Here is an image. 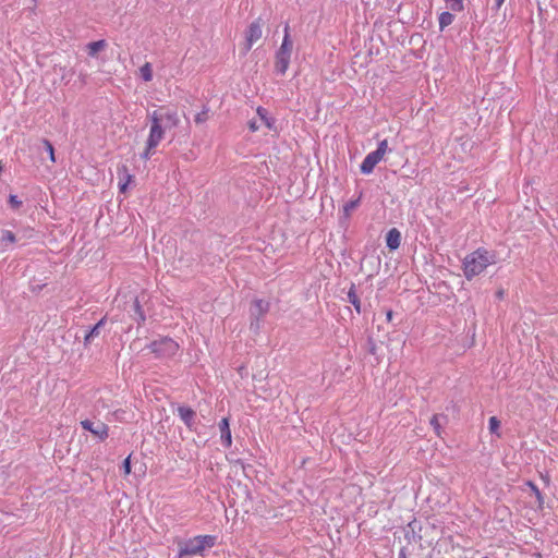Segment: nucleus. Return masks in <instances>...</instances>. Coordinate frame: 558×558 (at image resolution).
<instances>
[{
	"label": "nucleus",
	"mask_w": 558,
	"mask_h": 558,
	"mask_svg": "<svg viewBox=\"0 0 558 558\" xmlns=\"http://www.w3.org/2000/svg\"><path fill=\"white\" fill-rule=\"evenodd\" d=\"M348 296L350 299V302L354 305V307L357 311V313H360V311H361V302H360L359 298L356 296V294H355L353 289H351L349 291Z\"/></svg>",
	"instance_id": "nucleus-22"
},
{
	"label": "nucleus",
	"mask_w": 558,
	"mask_h": 558,
	"mask_svg": "<svg viewBox=\"0 0 558 558\" xmlns=\"http://www.w3.org/2000/svg\"><path fill=\"white\" fill-rule=\"evenodd\" d=\"M140 75L145 82H150L153 80V68L149 62H145L140 68Z\"/></svg>",
	"instance_id": "nucleus-15"
},
{
	"label": "nucleus",
	"mask_w": 558,
	"mask_h": 558,
	"mask_svg": "<svg viewBox=\"0 0 558 558\" xmlns=\"http://www.w3.org/2000/svg\"><path fill=\"white\" fill-rule=\"evenodd\" d=\"M149 349L157 357H172L179 351V344L173 339L165 337L153 341Z\"/></svg>",
	"instance_id": "nucleus-6"
},
{
	"label": "nucleus",
	"mask_w": 558,
	"mask_h": 558,
	"mask_svg": "<svg viewBox=\"0 0 558 558\" xmlns=\"http://www.w3.org/2000/svg\"><path fill=\"white\" fill-rule=\"evenodd\" d=\"M386 244L391 251L399 248L401 244V233L397 228H392L387 232Z\"/></svg>",
	"instance_id": "nucleus-9"
},
{
	"label": "nucleus",
	"mask_w": 558,
	"mask_h": 558,
	"mask_svg": "<svg viewBox=\"0 0 558 558\" xmlns=\"http://www.w3.org/2000/svg\"><path fill=\"white\" fill-rule=\"evenodd\" d=\"M108 44L105 39L92 41L87 44L86 49L89 57H97L98 52L105 50Z\"/></svg>",
	"instance_id": "nucleus-11"
},
{
	"label": "nucleus",
	"mask_w": 558,
	"mask_h": 558,
	"mask_svg": "<svg viewBox=\"0 0 558 558\" xmlns=\"http://www.w3.org/2000/svg\"><path fill=\"white\" fill-rule=\"evenodd\" d=\"M123 472L125 475H129L131 473V458L130 457H128L123 461Z\"/></svg>",
	"instance_id": "nucleus-27"
},
{
	"label": "nucleus",
	"mask_w": 558,
	"mask_h": 558,
	"mask_svg": "<svg viewBox=\"0 0 558 558\" xmlns=\"http://www.w3.org/2000/svg\"><path fill=\"white\" fill-rule=\"evenodd\" d=\"M392 317H393V313H392V311H388V312L386 313V319H387V322H389V323H390V322L392 320Z\"/></svg>",
	"instance_id": "nucleus-32"
},
{
	"label": "nucleus",
	"mask_w": 558,
	"mask_h": 558,
	"mask_svg": "<svg viewBox=\"0 0 558 558\" xmlns=\"http://www.w3.org/2000/svg\"><path fill=\"white\" fill-rule=\"evenodd\" d=\"M16 241L15 234L10 230H3L1 234V242L13 244Z\"/></svg>",
	"instance_id": "nucleus-20"
},
{
	"label": "nucleus",
	"mask_w": 558,
	"mask_h": 558,
	"mask_svg": "<svg viewBox=\"0 0 558 558\" xmlns=\"http://www.w3.org/2000/svg\"><path fill=\"white\" fill-rule=\"evenodd\" d=\"M463 10L462 0H456V11Z\"/></svg>",
	"instance_id": "nucleus-31"
},
{
	"label": "nucleus",
	"mask_w": 558,
	"mask_h": 558,
	"mask_svg": "<svg viewBox=\"0 0 558 558\" xmlns=\"http://www.w3.org/2000/svg\"><path fill=\"white\" fill-rule=\"evenodd\" d=\"M361 198L362 193L359 195L356 199L350 201L343 206V214L345 217H350L352 210H354L360 205Z\"/></svg>",
	"instance_id": "nucleus-16"
},
{
	"label": "nucleus",
	"mask_w": 558,
	"mask_h": 558,
	"mask_svg": "<svg viewBox=\"0 0 558 558\" xmlns=\"http://www.w3.org/2000/svg\"><path fill=\"white\" fill-rule=\"evenodd\" d=\"M216 537L213 535H198L189 539L180 549V557L202 555L206 548L215 545Z\"/></svg>",
	"instance_id": "nucleus-3"
},
{
	"label": "nucleus",
	"mask_w": 558,
	"mask_h": 558,
	"mask_svg": "<svg viewBox=\"0 0 558 558\" xmlns=\"http://www.w3.org/2000/svg\"><path fill=\"white\" fill-rule=\"evenodd\" d=\"M292 47H293V44L290 38L289 26H286L284 36H283L281 46L279 47L278 51L276 52V60H275V68L277 70V72L280 74H284L289 68Z\"/></svg>",
	"instance_id": "nucleus-4"
},
{
	"label": "nucleus",
	"mask_w": 558,
	"mask_h": 558,
	"mask_svg": "<svg viewBox=\"0 0 558 558\" xmlns=\"http://www.w3.org/2000/svg\"><path fill=\"white\" fill-rule=\"evenodd\" d=\"M9 204L12 208L17 209L22 206V201H20L16 195H10Z\"/></svg>",
	"instance_id": "nucleus-26"
},
{
	"label": "nucleus",
	"mask_w": 558,
	"mask_h": 558,
	"mask_svg": "<svg viewBox=\"0 0 558 558\" xmlns=\"http://www.w3.org/2000/svg\"><path fill=\"white\" fill-rule=\"evenodd\" d=\"M252 305L254 313L259 317L264 316L269 311V303L260 299L253 301Z\"/></svg>",
	"instance_id": "nucleus-13"
},
{
	"label": "nucleus",
	"mask_w": 558,
	"mask_h": 558,
	"mask_svg": "<svg viewBox=\"0 0 558 558\" xmlns=\"http://www.w3.org/2000/svg\"><path fill=\"white\" fill-rule=\"evenodd\" d=\"M483 558H488V557H483Z\"/></svg>",
	"instance_id": "nucleus-36"
},
{
	"label": "nucleus",
	"mask_w": 558,
	"mask_h": 558,
	"mask_svg": "<svg viewBox=\"0 0 558 558\" xmlns=\"http://www.w3.org/2000/svg\"><path fill=\"white\" fill-rule=\"evenodd\" d=\"M248 128L252 132H256L259 129V125L256 123V121H251L248 123Z\"/></svg>",
	"instance_id": "nucleus-30"
},
{
	"label": "nucleus",
	"mask_w": 558,
	"mask_h": 558,
	"mask_svg": "<svg viewBox=\"0 0 558 558\" xmlns=\"http://www.w3.org/2000/svg\"><path fill=\"white\" fill-rule=\"evenodd\" d=\"M438 421H439L438 415H434L432 417V420H430V424L434 426L437 435H440V433H439V422Z\"/></svg>",
	"instance_id": "nucleus-28"
},
{
	"label": "nucleus",
	"mask_w": 558,
	"mask_h": 558,
	"mask_svg": "<svg viewBox=\"0 0 558 558\" xmlns=\"http://www.w3.org/2000/svg\"><path fill=\"white\" fill-rule=\"evenodd\" d=\"M488 428L492 434H496L497 436H499L498 430L500 428V421L496 416L489 417Z\"/></svg>",
	"instance_id": "nucleus-18"
},
{
	"label": "nucleus",
	"mask_w": 558,
	"mask_h": 558,
	"mask_svg": "<svg viewBox=\"0 0 558 558\" xmlns=\"http://www.w3.org/2000/svg\"><path fill=\"white\" fill-rule=\"evenodd\" d=\"M388 150V141L383 140L376 150L369 153L361 163V172L369 174L374 168L379 163Z\"/></svg>",
	"instance_id": "nucleus-5"
},
{
	"label": "nucleus",
	"mask_w": 558,
	"mask_h": 558,
	"mask_svg": "<svg viewBox=\"0 0 558 558\" xmlns=\"http://www.w3.org/2000/svg\"><path fill=\"white\" fill-rule=\"evenodd\" d=\"M135 310H136V312L140 314V316H141V320H142V322H144V320H145V317H144V315H143V312H142V310H141V305H140V302H138V300H137V299L135 300Z\"/></svg>",
	"instance_id": "nucleus-29"
},
{
	"label": "nucleus",
	"mask_w": 558,
	"mask_h": 558,
	"mask_svg": "<svg viewBox=\"0 0 558 558\" xmlns=\"http://www.w3.org/2000/svg\"><path fill=\"white\" fill-rule=\"evenodd\" d=\"M452 20H453V16L451 13H449V12L441 13L440 17H439L440 28L442 29L444 27L450 25L452 23Z\"/></svg>",
	"instance_id": "nucleus-19"
},
{
	"label": "nucleus",
	"mask_w": 558,
	"mask_h": 558,
	"mask_svg": "<svg viewBox=\"0 0 558 558\" xmlns=\"http://www.w3.org/2000/svg\"><path fill=\"white\" fill-rule=\"evenodd\" d=\"M256 112H257L260 121L266 125V128L269 130H272L274 129V119L268 116V111L263 107H258Z\"/></svg>",
	"instance_id": "nucleus-14"
},
{
	"label": "nucleus",
	"mask_w": 558,
	"mask_h": 558,
	"mask_svg": "<svg viewBox=\"0 0 558 558\" xmlns=\"http://www.w3.org/2000/svg\"><path fill=\"white\" fill-rule=\"evenodd\" d=\"M208 119V110L207 109H204L202 110L201 112H198L195 118H194V121L195 123L197 124H202L204 122H206Z\"/></svg>",
	"instance_id": "nucleus-23"
},
{
	"label": "nucleus",
	"mask_w": 558,
	"mask_h": 558,
	"mask_svg": "<svg viewBox=\"0 0 558 558\" xmlns=\"http://www.w3.org/2000/svg\"><path fill=\"white\" fill-rule=\"evenodd\" d=\"M106 323V317H102L97 324L96 326L100 329Z\"/></svg>",
	"instance_id": "nucleus-33"
},
{
	"label": "nucleus",
	"mask_w": 558,
	"mask_h": 558,
	"mask_svg": "<svg viewBox=\"0 0 558 558\" xmlns=\"http://www.w3.org/2000/svg\"><path fill=\"white\" fill-rule=\"evenodd\" d=\"M497 296H498L499 299H501V298L504 296V291H502V290L498 291V292H497Z\"/></svg>",
	"instance_id": "nucleus-35"
},
{
	"label": "nucleus",
	"mask_w": 558,
	"mask_h": 558,
	"mask_svg": "<svg viewBox=\"0 0 558 558\" xmlns=\"http://www.w3.org/2000/svg\"><path fill=\"white\" fill-rule=\"evenodd\" d=\"M495 2H496V7L500 8L502 5V3L505 2V0H495Z\"/></svg>",
	"instance_id": "nucleus-34"
},
{
	"label": "nucleus",
	"mask_w": 558,
	"mask_h": 558,
	"mask_svg": "<svg viewBox=\"0 0 558 558\" xmlns=\"http://www.w3.org/2000/svg\"><path fill=\"white\" fill-rule=\"evenodd\" d=\"M178 413H179L180 418L186 424L187 427L191 428L192 422L195 416V412L191 408L179 407Z\"/></svg>",
	"instance_id": "nucleus-12"
},
{
	"label": "nucleus",
	"mask_w": 558,
	"mask_h": 558,
	"mask_svg": "<svg viewBox=\"0 0 558 558\" xmlns=\"http://www.w3.org/2000/svg\"><path fill=\"white\" fill-rule=\"evenodd\" d=\"M219 429H220L222 442L225 444L226 447H230L231 444H232V436H231V430H230V425H229V418L228 417H223L219 422Z\"/></svg>",
	"instance_id": "nucleus-10"
},
{
	"label": "nucleus",
	"mask_w": 558,
	"mask_h": 558,
	"mask_svg": "<svg viewBox=\"0 0 558 558\" xmlns=\"http://www.w3.org/2000/svg\"><path fill=\"white\" fill-rule=\"evenodd\" d=\"M527 485L531 487L532 492L534 493L539 506L543 504L544 499H543V495L541 493V490L538 489V487L532 483V482H529Z\"/></svg>",
	"instance_id": "nucleus-24"
},
{
	"label": "nucleus",
	"mask_w": 558,
	"mask_h": 558,
	"mask_svg": "<svg viewBox=\"0 0 558 558\" xmlns=\"http://www.w3.org/2000/svg\"><path fill=\"white\" fill-rule=\"evenodd\" d=\"M263 36V22L262 19L253 21L245 31V39L243 44L244 52L247 53L252 47L260 40Z\"/></svg>",
	"instance_id": "nucleus-7"
},
{
	"label": "nucleus",
	"mask_w": 558,
	"mask_h": 558,
	"mask_svg": "<svg viewBox=\"0 0 558 558\" xmlns=\"http://www.w3.org/2000/svg\"><path fill=\"white\" fill-rule=\"evenodd\" d=\"M81 426L100 440H105L109 436V427L105 423L100 422L95 426L92 421L84 420L81 421Z\"/></svg>",
	"instance_id": "nucleus-8"
},
{
	"label": "nucleus",
	"mask_w": 558,
	"mask_h": 558,
	"mask_svg": "<svg viewBox=\"0 0 558 558\" xmlns=\"http://www.w3.org/2000/svg\"><path fill=\"white\" fill-rule=\"evenodd\" d=\"M493 263H495L493 254L487 250L477 248L473 253L466 255L463 260L464 276L470 280L483 272L485 268Z\"/></svg>",
	"instance_id": "nucleus-2"
},
{
	"label": "nucleus",
	"mask_w": 558,
	"mask_h": 558,
	"mask_svg": "<svg viewBox=\"0 0 558 558\" xmlns=\"http://www.w3.org/2000/svg\"><path fill=\"white\" fill-rule=\"evenodd\" d=\"M149 132L141 154L143 160H148L156 151L166 135V128H177L180 118L175 109L159 107L148 113Z\"/></svg>",
	"instance_id": "nucleus-1"
},
{
	"label": "nucleus",
	"mask_w": 558,
	"mask_h": 558,
	"mask_svg": "<svg viewBox=\"0 0 558 558\" xmlns=\"http://www.w3.org/2000/svg\"><path fill=\"white\" fill-rule=\"evenodd\" d=\"M44 145L48 151V155H49V158L52 162L56 161V157H54V149H53V146L52 144L48 141V140H45L44 141Z\"/></svg>",
	"instance_id": "nucleus-25"
},
{
	"label": "nucleus",
	"mask_w": 558,
	"mask_h": 558,
	"mask_svg": "<svg viewBox=\"0 0 558 558\" xmlns=\"http://www.w3.org/2000/svg\"><path fill=\"white\" fill-rule=\"evenodd\" d=\"M99 336V328L95 325L84 337V343L87 345L94 337Z\"/></svg>",
	"instance_id": "nucleus-21"
},
{
	"label": "nucleus",
	"mask_w": 558,
	"mask_h": 558,
	"mask_svg": "<svg viewBox=\"0 0 558 558\" xmlns=\"http://www.w3.org/2000/svg\"><path fill=\"white\" fill-rule=\"evenodd\" d=\"M123 172H124L125 180H124V182H121L119 184V190H120L121 193H125L126 192L129 184L133 180V175L128 172L126 167H123Z\"/></svg>",
	"instance_id": "nucleus-17"
}]
</instances>
